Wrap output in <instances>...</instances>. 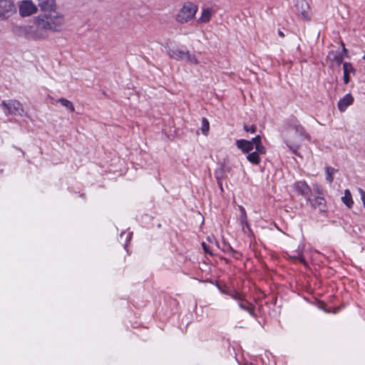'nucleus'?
I'll return each mask as SVG.
<instances>
[{
    "label": "nucleus",
    "instance_id": "nucleus-1",
    "mask_svg": "<svg viewBox=\"0 0 365 365\" xmlns=\"http://www.w3.org/2000/svg\"><path fill=\"white\" fill-rule=\"evenodd\" d=\"M38 18L39 25L46 28L48 31L59 32L65 24L64 15L53 10L49 11L48 14H40Z\"/></svg>",
    "mask_w": 365,
    "mask_h": 365
},
{
    "label": "nucleus",
    "instance_id": "nucleus-2",
    "mask_svg": "<svg viewBox=\"0 0 365 365\" xmlns=\"http://www.w3.org/2000/svg\"><path fill=\"white\" fill-rule=\"evenodd\" d=\"M308 137L302 125H295L289 128L284 134V142L288 148L295 154L302 140Z\"/></svg>",
    "mask_w": 365,
    "mask_h": 365
},
{
    "label": "nucleus",
    "instance_id": "nucleus-3",
    "mask_svg": "<svg viewBox=\"0 0 365 365\" xmlns=\"http://www.w3.org/2000/svg\"><path fill=\"white\" fill-rule=\"evenodd\" d=\"M198 6L193 2L186 1L175 16V21L181 24H187L195 19Z\"/></svg>",
    "mask_w": 365,
    "mask_h": 365
},
{
    "label": "nucleus",
    "instance_id": "nucleus-4",
    "mask_svg": "<svg viewBox=\"0 0 365 365\" xmlns=\"http://www.w3.org/2000/svg\"><path fill=\"white\" fill-rule=\"evenodd\" d=\"M34 26L24 27L23 29L24 36L29 40H43L48 37V31L46 28H43L39 25V18L36 17Z\"/></svg>",
    "mask_w": 365,
    "mask_h": 365
},
{
    "label": "nucleus",
    "instance_id": "nucleus-5",
    "mask_svg": "<svg viewBox=\"0 0 365 365\" xmlns=\"http://www.w3.org/2000/svg\"><path fill=\"white\" fill-rule=\"evenodd\" d=\"M0 106L4 113L7 115H11L23 116L25 113L22 103L16 99L2 101Z\"/></svg>",
    "mask_w": 365,
    "mask_h": 365
},
{
    "label": "nucleus",
    "instance_id": "nucleus-6",
    "mask_svg": "<svg viewBox=\"0 0 365 365\" xmlns=\"http://www.w3.org/2000/svg\"><path fill=\"white\" fill-rule=\"evenodd\" d=\"M16 11L13 0H0V19H4L11 16Z\"/></svg>",
    "mask_w": 365,
    "mask_h": 365
},
{
    "label": "nucleus",
    "instance_id": "nucleus-7",
    "mask_svg": "<svg viewBox=\"0 0 365 365\" xmlns=\"http://www.w3.org/2000/svg\"><path fill=\"white\" fill-rule=\"evenodd\" d=\"M37 11V6L31 0H24L19 5V14L21 16H29Z\"/></svg>",
    "mask_w": 365,
    "mask_h": 365
},
{
    "label": "nucleus",
    "instance_id": "nucleus-8",
    "mask_svg": "<svg viewBox=\"0 0 365 365\" xmlns=\"http://www.w3.org/2000/svg\"><path fill=\"white\" fill-rule=\"evenodd\" d=\"M293 188L299 194L305 198H309L312 194V190L305 181H297L293 185Z\"/></svg>",
    "mask_w": 365,
    "mask_h": 365
},
{
    "label": "nucleus",
    "instance_id": "nucleus-9",
    "mask_svg": "<svg viewBox=\"0 0 365 365\" xmlns=\"http://www.w3.org/2000/svg\"><path fill=\"white\" fill-rule=\"evenodd\" d=\"M307 200L310 202L313 208L318 209L320 212L326 211L327 203L322 193H319V195H317L316 198L311 199L309 197Z\"/></svg>",
    "mask_w": 365,
    "mask_h": 365
},
{
    "label": "nucleus",
    "instance_id": "nucleus-10",
    "mask_svg": "<svg viewBox=\"0 0 365 365\" xmlns=\"http://www.w3.org/2000/svg\"><path fill=\"white\" fill-rule=\"evenodd\" d=\"M239 210L240 211V222L242 230L245 232H250L251 229L248 223L246 210L242 205H239Z\"/></svg>",
    "mask_w": 365,
    "mask_h": 365
},
{
    "label": "nucleus",
    "instance_id": "nucleus-11",
    "mask_svg": "<svg viewBox=\"0 0 365 365\" xmlns=\"http://www.w3.org/2000/svg\"><path fill=\"white\" fill-rule=\"evenodd\" d=\"M236 145L237 147L245 153H249L255 148L252 141L244 139L237 140L236 141Z\"/></svg>",
    "mask_w": 365,
    "mask_h": 365
},
{
    "label": "nucleus",
    "instance_id": "nucleus-12",
    "mask_svg": "<svg viewBox=\"0 0 365 365\" xmlns=\"http://www.w3.org/2000/svg\"><path fill=\"white\" fill-rule=\"evenodd\" d=\"M354 101V98L350 93L344 96L341 99H340L338 102V108L341 111H344L348 106L351 105Z\"/></svg>",
    "mask_w": 365,
    "mask_h": 365
},
{
    "label": "nucleus",
    "instance_id": "nucleus-13",
    "mask_svg": "<svg viewBox=\"0 0 365 365\" xmlns=\"http://www.w3.org/2000/svg\"><path fill=\"white\" fill-rule=\"evenodd\" d=\"M238 305L240 309L247 312L250 315L255 317V307L252 303L249 302L245 299V297L238 302Z\"/></svg>",
    "mask_w": 365,
    "mask_h": 365
},
{
    "label": "nucleus",
    "instance_id": "nucleus-14",
    "mask_svg": "<svg viewBox=\"0 0 365 365\" xmlns=\"http://www.w3.org/2000/svg\"><path fill=\"white\" fill-rule=\"evenodd\" d=\"M214 13V11L212 8H205L202 9L201 15L197 19V23L199 24H206L209 22L211 19V17Z\"/></svg>",
    "mask_w": 365,
    "mask_h": 365
},
{
    "label": "nucleus",
    "instance_id": "nucleus-15",
    "mask_svg": "<svg viewBox=\"0 0 365 365\" xmlns=\"http://www.w3.org/2000/svg\"><path fill=\"white\" fill-rule=\"evenodd\" d=\"M343 70H344V81L345 84L349 83L350 81L349 74L351 73H355L356 70L353 67L352 64L349 62L343 63Z\"/></svg>",
    "mask_w": 365,
    "mask_h": 365
},
{
    "label": "nucleus",
    "instance_id": "nucleus-16",
    "mask_svg": "<svg viewBox=\"0 0 365 365\" xmlns=\"http://www.w3.org/2000/svg\"><path fill=\"white\" fill-rule=\"evenodd\" d=\"M186 51H182L178 48H169L168 50V56L177 61H181L185 58Z\"/></svg>",
    "mask_w": 365,
    "mask_h": 365
},
{
    "label": "nucleus",
    "instance_id": "nucleus-17",
    "mask_svg": "<svg viewBox=\"0 0 365 365\" xmlns=\"http://www.w3.org/2000/svg\"><path fill=\"white\" fill-rule=\"evenodd\" d=\"M38 5L41 11H51L56 6V0H38Z\"/></svg>",
    "mask_w": 365,
    "mask_h": 365
},
{
    "label": "nucleus",
    "instance_id": "nucleus-18",
    "mask_svg": "<svg viewBox=\"0 0 365 365\" xmlns=\"http://www.w3.org/2000/svg\"><path fill=\"white\" fill-rule=\"evenodd\" d=\"M253 143V147L255 150H258V152L261 153V154H265L266 148L264 145H262L261 142V137L259 135H257L253 138L251 140Z\"/></svg>",
    "mask_w": 365,
    "mask_h": 365
},
{
    "label": "nucleus",
    "instance_id": "nucleus-19",
    "mask_svg": "<svg viewBox=\"0 0 365 365\" xmlns=\"http://www.w3.org/2000/svg\"><path fill=\"white\" fill-rule=\"evenodd\" d=\"M262 155L261 153L258 152V150H255V151L248 153L247 155V159L249 162L254 165H258L260 162L259 155Z\"/></svg>",
    "mask_w": 365,
    "mask_h": 365
},
{
    "label": "nucleus",
    "instance_id": "nucleus-20",
    "mask_svg": "<svg viewBox=\"0 0 365 365\" xmlns=\"http://www.w3.org/2000/svg\"><path fill=\"white\" fill-rule=\"evenodd\" d=\"M327 58L330 59L331 61L336 63L338 65H340L344 59V56L342 53H336L334 51H330L327 56Z\"/></svg>",
    "mask_w": 365,
    "mask_h": 365
},
{
    "label": "nucleus",
    "instance_id": "nucleus-21",
    "mask_svg": "<svg viewBox=\"0 0 365 365\" xmlns=\"http://www.w3.org/2000/svg\"><path fill=\"white\" fill-rule=\"evenodd\" d=\"M341 201L349 207L351 208L353 206L354 202L351 192L346 189L344 191V195L341 197Z\"/></svg>",
    "mask_w": 365,
    "mask_h": 365
},
{
    "label": "nucleus",
    "instance_id": "nucleus-22",
    "mask_svg": "<svg viewBox=\"0 0 365 365\" xmlns=\"http://www.w3.org/2000/svg\"><path fill=\"white\" fill-rule=\"evenodd\" d=\"M56 102L61 103L63 106L66 107L67 109H68L71 112L75 111V108L71 101H70L64 98H58L56 101Z\"/></svg>",
    "mask_w": 365,
    "mask_h": 365
},
{
    "label": "nucleus",
    "instance_id": "nucleus-23",
    "mask_svg": "<svg viewBox=\"0 0 365 365\" xmlns=\"http://www.w3.org/2000/svg\"><path fill=\"white\" fill-rule=\"evenodd\" d=\"M187 62L193 63L195 65L199 64V61L194 53H191L190 51H186L185 58Z\"/></svg>",
    "mask_w": 365,
    "mask_h": 365
},
{
    "label": "nucleus",
    "instance_id": "nucleus-24",
    "mask_svg": "<svg viewBox=\"0 0 365 365\" xmlns=\"http://www.w3.org/2000/svg\"><path fill=\"white\" fill-rule=\"evenodd\" d=\"M337 170L331 167H327L326 168V179L327 181H329L330 183H331L334 180L333 175Z\"/></svg>",
    "mask_w": 365,
    "mask_h": 365
},
{
    "label": "nucleus",
    "instance_id": "nucleus-25",
    "mask_svg": "<svg viewBox=\"0 0 365 365\" xmlns=\"http://www.w3.org/2000/svg\"><path fill=\"white\" fill-rule=\"evenodd\" d=\"M228 296L234 299L235 300L239 302L244 297V294L235 289H231L228 293Z\"/></svg>",
    "mask_w": 365,
    "mask_h": 365
},
{
    "label": "nucleus",
    "instance_id": "nucleus-26",
    "mask_svg": "<svg viewBox=\"0 0 365 365\" xmlns=\"http://www.w3.org/2000/svg\"><path fill=\"white\" fill-rule=\"evenodd\" d=\"M210 129V123L207 118H202V126L201 131L203 135H207L208 134Z\"/></svg>",
    "mask_w": 365,
    "mask_h": 365
},
{
    "label": "nucleus",
    "instance_id": "nucleus-27",
    "mask_svg": "<svg viewBox=\"0 0 365 365\" xmlns=\"http://www.w3.org/2000/svg\"><path fill=\"white\" fill-rule=\"evenodd\" d=\"M223 251L229 253L231 256L234 257L235 254L237 252L230 245H225Z\"/></svg>",
    "mask_w": 365,
    "mask_h": 365
},
{
    "label": "nucleus",
    "instance_id": "nucleus-28",
    "mask_svg": "<svg viewBox=\"0 0 365 365\" xmlns=\"http://www.w3.org/2000/svg\"><path fill=\"white\" fill-rule=\"evenodd\" d=\"M219 173H222V170L221 169H219V170L215 171V177H216V179H217V185H218L221 192H223L224 189H223V186H222V181L220 180Z\"/></svg>",
    "mask_w": 365,
    "mask_h": 365
},
{
    "label": "nucleus",
    "instance_id": "nucleus-29",
    "mask_svg": "<svg viewBox=\"0 0 365 365\" xmlns=\"http://www.w3.org/2000/svg\"><path fill=\"white\" fill-rule=\"evenodd\" d=\"M244 129L245 131H247L248 133H254L256 131V127L253 125H245Z\"/></svg>",
    "mask_w": 365,
    "mask_h": 365
},
{
    "label": "nucleus",
    "instance_id": "nucleus-30",
    "mask_svg": "<svg viewBox=\"0 0 365 365\" xmlns=\"http://www.w3.org/2000/svg\"><path fill=\"white\" fill-rule=\"evenodd\" d=\"M292 257L294 258H298L299 259V261L302 263H304L305 262V260L304 259V257H302V254L301 253H297V255H293Z\"/></svg>",
    "mask_w": 365,
    "mask_h": 365
},
{
    "label": "nucleus",
    "instance_id": "nucleus-31",
    "mask_svg": "<svg viewBox=\"0 0 365 365\" xmlns=\"http://www.w3.org/2000/svg\"><path fill=\"white\" fill-rule=\"evenodd\" d=\"M301 15H302L303 19H304L306 21H309V17L308 13L306 11H302Z\"/></svg>",
    "mask_w": 365,
    "mask_h": 365
},
{
    "label": "nucleus",
    "instance_id": "nucleus-32",
    "mask_svg": "<svg viewBox=\"0 0 365 365\" xmlns=\"http://www.w3.org/2000/svg\"><path fill=\"white\" fill-rule=\"evenodd\" d=\"M202 246L203 247V250L204 251L206 252V253H210L209 249H208V246L206 245L205 242H202Z\"/></svg>",
    "mask_w": 365,
    "mask_h": 365
},
{
    "label": "nucleus",
    "instance_id": "nucleus-33",
    "mask_svg": "<svg viewBox=\"0 0 365 365\" xmlns=\"http://www.w3.org/2000/svg\"><path fill=\"white\" fill-rule=\"evenodd\" d=\"M341 48H342L343 52L346 54L347 53V50L345 48V45L342 41L341 42Z\"/></svg>",
    "mask_w": 365,
    "mask_h": 365
},
{
    "label": "nucleus",
    "instance_id": "nucleus-34",
    "mask_svg": "<svg viewBox=\"0 0 365 365\" xmlns=\"http://www.w3.org/2000/svg\"><path fill=\"white\" fill-rule=\"evenodd\" d=\"M231 289H221V292L226 294V295H228V293L230 292Z\"/></svg>",
    "mask_w": 365,
    "mask_h": 365
},
{
    "label": "nucleus",
    "instance_id": "nucleus-35",
    "mask_svg": "<svg viewBox=\"0 0 365 365\" xmlns=\"http://www.w3.org/2000/svg\"><path fill=\"white\" fill-rule=\"evenodd\" d=\"M278 34L281 37H284V34L282 31H280V30L278 31Z\"/></svg>",
    "mask_w": 365,
    "mask_h": 365
},
{
    "label": "nucleus",
    "instance_id": "nucleus-36",
    "mask_svg": "<svg viewBox=\"0 0 365 365\" xmlns=\"http://www.w3.org/2000/svg\"><path fill=\"white\" fill-rule=\"evenodd\" d=\"M219 177H220V180L222 181V179L223 177V170H222V173H219Z\"/></svg>",
    "mask_w": 365,
    "mask_h": 365
},
{
    "label": "nucleus",
    "instance_id": "nucleus-37",
    "mask_svg": "<svg viewBox=\"0 0 365 365\" xmlns=\"http://www.w3.org/2000/svg\"><path fill=\"white\" fill-rule=\"evenodd\" d=\"M316 192L318 194V195H319V193H322V192L321 191V190L319 187H317L316 189Z\"/></svg>",
    "mask_w": 365,
    "mask_h": 365
},
{
    "label": "nucleus",
    "instance_id": "nucleus-38",
    "mask_svg": "<svg viewBox=\"0 0 365 365\" xmlns=\"http://www.w3.org/2000/svg\"><path fill=\"white\" fill-rule=\"evenodd\" d=\"M363 58H364V61H365V53H364V56Z\"/></svg>",
    "mask_w": 365,
    "mask_h": 365
}]
</instances>
